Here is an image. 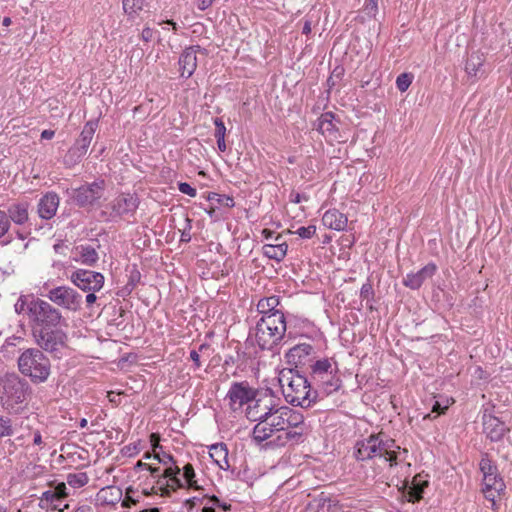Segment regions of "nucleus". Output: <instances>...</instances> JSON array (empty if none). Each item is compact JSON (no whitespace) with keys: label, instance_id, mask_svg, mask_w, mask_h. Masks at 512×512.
<instances>
[{"label":"nucleus","instance_id":"4d7b16f0","mask_svg":"<svg viewBox=\"0 0 512 512\" xmlns=\"http://www.w3.org/2000/svg\"><path fill=\"white\" fill-rule=\"evenodd\" d=\"M307 200H308V196H306L304 194H300L298 192H292L290 194V201L295 204H298L302 201H307Z\"/></svg>","mask_w":512,"mask_h":512},{"label":"nucleus","instance_id":"473e14b6","mask_svg":"<svg viewBox=\"0 0 512 512\" xmlns=\"http://www.w3.org/2000/svg\"><path fill=\"white\" fill-rule=\"evenodd\" d=\"M280 298L278 296H270L261 298L257 303V310L262 316H267L273 312H283L278 309Z\"/></svg>","mask_w":512,"mask_h":512},{"label":"nucleus","instance_id":"13d9d810","mask_svg":"<svg viewBox=\"0 0 512 512\" xmlns=\"http://www.w3.org/2000/svg\"><path fill=\"white\" fill-rule=\"evenodd\" d=\"M190 359L194 362L195 369H199L201 367L200 356L196 350L190 351Z\"/></svg>","mask_w":512,"mask_h":512},{"label":"nucleus","instance_id":"58836bf2","mask_svg":"<svg viewBox=\"0 0 512 512\" xmlns=\"http://www.w3.org/2000/svg\"><path fill=\"white\" fill-rule=\"evenodd\" d=\"M66 481L73 488H81L88 483L89 477L85 472L69 473Z\"/></svg>","mask_w":512,"mask_h":512},{"label":"nucleus","instance_id":"cd10ccee","mask_svg":"<svg viewBox=\"0 0 512 512\" xmlns=\"http://www.w3.org/2000/svg\"><path fill=\"white\" fill-rule=\"evenodd\" d=\"M322 222L324 226L336 230L342 231L347 226V216L336 209L328 210L324 213L322 217Z\"/></svg>","mask_w":512,"mask_h":512},{"label":"nucleus","instance_id":"ea45409f","mask_svg":"<svg viewBox=\"0 0 512 512\" xmlns=\"http://www.w3.org/2000/svg\"><path fill=\"white\" fill-rule=\"evenodd\" d=\"M207 199L211 202H216L221 206L232 208L235 206L233 197L228 195H222L216 192H210Z\"/></svg>","mask_w":512,"mask_h":512},{"label":"nucleus","instance_id":"4c0bfd02","mask_svg":"<svg viewBox=\"0 0 512 512\" xmlns=\"http://www.w3.org/2000/svg\"><path fill=\"white\" fill-rule=\"evenodd\" d=\"M145 0H123V10L129 17H135L143 10Z\"/></svg>","mask_w":512,"mask_h":512},{"label":"nucleus","instance_id":"f8f14e48","mask_svg":"<svg viewBox=\"0 0 512 512\" xmlns=\"http://www.w3.org/2000/svg\"><path fill=\"white\" fill-rule=\"evenodd\" d=\"M277 406L270 388L256 391V397L246 407V417L253 422L260 423L269 416L270 412Z\"/></svg>","mask_w":512,"mask_h":512},{"label":"nucleus","instance_id":"bf43d9fd","mask_svg":"<svg viewBox=\"0 0 512 512\" xmlns=\"http://www.w3.org/2000/svg\"><path fill=\"white\" fill-rule=\"evenodd\" d=\"M214 0H197V7L201 11L206 10L213 4Z\"/></svg>","mask_w":512,"mask_h":512},{"label":"nucleus","instance_id":"2eb2a0df","mask_svg":"<svg viewBox=\"0 0 512 512\" xmlns=\"http://www.w3.org/2000/svg\"><path fill=\"white\" fill-rule=\"evenodd\" d=\"M70 280L82 291L97 292L104 286L105 277L100 272L78 269L71 274Z\"/></svg>","mask_w":512,"mask_h":512},{"label":"nucleus","instance_id":"dca6fc26","mask_svg":"<svg viewBox=\"0 0 512 512\" xmlns=\"http://www.w3.org/2000/svg\"><path fill=\"white\" fill-rule=\"evenodd\" d=\"M104 181H94L73 189L72 199L80 207L93 205L104 193Z\"/></svg>","mask_w":512,"mask_h":512},{"label":"nucleus","instance_id":"052dcab7","mask_svg":"<svg viewBox=\"0 0 512 512\" xmlns=\"http://www.w3.org/2000/svg\"><path fill=\"white\" fill-rule=\"evenodd\" d=\"M200 501L197 497H192V498H189L187 500H185L184 502V506L189 510L191 511L197 504V502Z\"/></svg>","mask_w":512,"mask_h":512},{"label":"nucleus","instance_id":"f257e3e1","mask_svg":"<svg viewBox=\"0 0 512 512\" xmlns=\"http://www.w3.org/2000/svg\"><path fill=\"white\" fill-rule=\"evenodd\" d=\"M279 382L285 400L293 406L307 408L317 400L318 392L311 380L308 381L306 377L295 374L293 370L282 373Z\"/></svg>","mask_w":512,"mask_h":512},{"label":"nucleus","instance_id":"4468645a","mask_svg":"<svg viewBox=\"0 0 512 512\" xmlns=\"http://www.w3.org/2000/svg\"><path fill=\"white\" fill-rule=\"evenodd\" d=\"M45 296L50 302L68 311L76 312L81 309L82 296L72 287L57 286L49 289Z\"/></svg>","mask_w":512,"mask_h":512},{"label":"nucleus","instance_id":"412c9836","mask_svg":"<svg viewBox=\"0 0 512 512\" xmlns=\"http://www.w3.org/2000/svg\"><path fill=\"white\" fill-rule=\"evenodd\" d=\"M485 56L480 51L470 53L465 62V72L472 83L486 76Z\"/></svg>","mask_w":512,"mask_h":512},{"label":"nucleus","instance_id":"0eeeda50","mask_svg":"<svg viewBox=\"0 0 512 512\" xmlns=\"http://www.w3.org/2000/svg\"><path fill=\"white\" fill-rule=\"evenodd\" d=\"M67 326L47 327L42 330L32 331V336L40 350L60 358L62 350L67 347L68 335L65 331Z\"/></svg>","mask_w":512,"mask_h":512},{"label":"nucleus","instance_id":"7ed1b4c3","mask_svg":"<svg viewBox=\"0 0 512 512\" xmlns=\"http://www.w3.org/2000/svg\"><path fill=\"white\" fill-rule=\"evenodd\" d=\"M27 315L32 331L37 332L47 327L68 326L60 310L40 298L32 299L27 304Z\"/></svg>","mask_w":512,"mask_h":512},{"label":"nucleus","instance_id":"72a5a7b5","mask_svg":"<svg viewBox=\"0 0 512 512\" xmlns=\"http://www.w3.org/2000/svg\"><path fill=\"white\" fill-rule=\"evenodd\" d=\"M287 248L286 243L266 244L263 246V254L269 259L280 262L286 256Z\"/></svg>","mask_w":512,"mask_h":512},{"label":"nucleus","instance_id":"79ce46f5","mask_svg":"<svg viewBox=\"0 0 512 512\" xmlns=\"http://www.w3.org/2000/svg\"><path fill=\"white\" fill-rule=\"evenodd\" d=\"M13 434L14 430L11 419L0 415V438L12 436Z\"/></svg>","mask_w":512,"mask_h":512},{"label":"nucleus","instance_id":"774afa93","mask_svg":"<svg viewBox=\"0 0 512 512\" xmlns=\"http://www.w3.org/2000/svg\"><path fill=\"white\" fill-rule=\"evenodd\" d=\"M74 512H92V508L89 505L79 506Z\"/></svg>","mask_w":512,"mask_h":512},{"label":"nucleus","instance_id":"e433bc0d","mask_svg":"<svg viewBox=\"0 0 512 512\" xmlns=\"http://www.w3.org/2000/svg\"><path fill=\"white\" fill-rule=\"evenodd\" d=\"M182 471H183V479H184V482L186 483L187 488L199 490L200 486L197 484L196 474H195L193 465L190 463L185 464L182 468Z\"/></svg>","mask_w":512,"mask_h":512},{"label":"nucleus","instance_id":"6e6d98bb","mask_svg":"<svg viewBox=\"0 0 512 512\" xmlns=\"http://www.w3.org/2000/svg\"><path fill=\"white\" fill-rule=\"evenodd\" d=\"M60 499H61V497L58 496L57 493L50 491V490L45 491L41 498V500H47V501H50L51 503H53L55 501H59Z\"/></svg>","mask_w":512,"mask_h":512},{"label":"nucleus","instance_id":"b1692460","mask_svg":"<svg viewBox=\"0 0 512 512\" xmlns=\"http://www.w3.org/2000/svg\"><path fill=\"white\" fill-rule=\"evenodd\" d=\"M437 266L434 263H428L415 273H409L403 280V284L413 290L419 289L421 285L434 276Z\"/></svg>","mask_w":512,"mask_h":512},{"label":"nucleus","instance_id":"ddd939ff","mask_svg":"<svg viewBox=\"0 0 512 512\" xmlns=\"http://www.w3.org/2000/svg\"><path fill=\"white\" fill-rule=\"evenodd\" d=\"M257 389L253 388L247 381L233 382L227 392L226 400L229 409L234 412H242L245 405L252 403L256 397Z\"/></svg>","mask_w":512,"mask_h":512},{"label":"nucleus","instance_id":"f704fd0d","mask_svg":"<svg viewBox=\"0 0 512 512\" xmlns=\"http://www.w3.org/2000/svg\"><path fill=\"white\" fill-rule=\"evenodd\" d=\"M428 486V481L422 479L420 474H417L412 481V486L409 490L410 501L418 502L422 499V494L425 488Z\"/></svg>","mask_w":512,"mask_h":512},{"label":"nucleus","instance_id":"a211bd4d","mask_svg":"<svg viewBox=\"0 0 512 512\" xmlns=\"http://www.w3.org/2000/svg\"><path fill=\"white\" fill-rule=\"evenodd\" d=\"M317 351L310 343H300L288 350L285 357L289 364L296 367L311 365L316 358Z\"/></svg>","mask_w":512,"mask_h":512},{"label":"nucleus","instance_id":"c756f323","mask_svg":"<svg viewBox=\"0 0 512 512\" xmlns=\"http://www.w3.org/2000/svg\"><path fill=\"white\" fill-rule=\"evenodd\" d=\"M77 255L76 260L87 266H93L97 263L99 256L92 245L81 244L75 247Z\"/></svg>","mask_w":512,"mask_h":512},{"label":"nucleus","instance_id":"20e7f679","mask_svg":"<svg viewBox=\"0 0 512 512\" xmlns=\"http://www.w3.org/2000/svg\"><path fill=\"white\" fill-rule=\"evenodd\" d=\"M310 368V379L317 392L330 395L340 389L342 381L338 376L336 361L328 358L315 360Z\"/></svg>","mask_w":512,"mask_h":512},{"label":"nucleus","instance_id":"864d4df0","mask_svg":"<svg viewBox=\"0 0 512 512\" xmlns=\"http://www.w3.org/2000/svg\"><path fill=\"white\" fill-rule=\"evenodd\" d=\"M368 16L367 14H364V8L359 12L357 18H356V28L358 31H365L366 29H360L363 28L368 24Z\"/></svg>","mask_w":512,"mask_h":512},{"label":"nucleus","instance_id":"e2e57ef3","mask_svg":"<svg viewBox=\"0 0 512 512\" xmlns=\"http://www.w3.org/2000/svg\"><path fill=\"white\" fill-rule=\"evenodd\" d=\"M135 289V287L130 286V284L126 283V285L121 289L120 295L121 296H128L132 293V291Z\"/></svg>","mask_w":512,"mask_h":512},{"label":"nucleus","instance_id":"1a4fd4ad","mask_svg":"<svg viewBox=\"0 0 512 512\" xmlns=\"http://www.w3.org/2000/svg\"><path fill=\"white\" fill-rule=\"evenodd\" d=\"M287 432L279 434L266 445L282 447L290 442L298 443L302 440L305 431L304 416L301 412L284 406Z\"/></svg>","mask_w":512,"mask_h":512},{"label":"nucleus","instance_id":"5701e85b","mask_svg":"<svg viewBox=\"0 0 512 512\" xmlns=\"http://www.w3.org/2000/svg\"><path fill=\"white\" fill-rule=\"evenodd\" d=\"M483 487L482 492L484 494V497L492 502V506L496 505L495 499L497 496H500L502 493H504L506 485L505 482L500 475L494 474L491 476H486L483 478Z\"/></svg>","mask_w":512,"mask_h":512},{"label":"nucleus","instance_id":"3c124183","mask_svg":"<svg viewBox=\"0 0 512 512\" xmlns=\"http://www.w3.org/2000/svg\"><path fill=\"white\" fill-rule=\"evenodd\" d=\"M178 189L181 193L186 194L190 197H195L197 194V191L195 188H193L189 183L187 182H180L178 183Z\"/></svg>","mask_w":512,"mask_h":512},{"label":"nucleus","instance_id":"9b49d317","mask_svg":"<svg viewBox=\"0 0 512 512\" xmlns=\"http://www.w3.org/2000/svg\"><path fill=\"white\" fill-rule=\"evenodd\" d=\"M97 127L98 120H89L85 123L79 137L68 149L64 157V163L66 166L72 167L81 162L88 151Z\"/></svg>","mask_w":512,"mask_h":512},{"label":"nucleus","instance_id":"a18cd8bd","mask_svg":"<svg viewBox=\"0 0 512 512\" xmlns=\"http://www.w3.org/2000/svg\"><path fill=\"white\" fill-rule=\"evenodd\" d=\"M153 458L154 459H157L159 463L165 465L166 467H169V466H172V465H177V462L176 460L174 459V457L169 454V453H165L163 452L161 455L160 454H157L155 453L153 455Z\"/></svg>","mask_w":512,"mask_h":512},{"label":"nucleus","instance_id":"8fccbe9b","mask_svg":"<svg viewBox=\"0 0 512 512\" xmlns=\"http://www.w3.org/2000/svg\"><path fill=\"white\" fill-rule=\"evenodd\" d=\"M141 274L139 270L136 268L135 265H133L132 269L129 272V277L127 283L130 284L132 287H136L137 284L140 282Z\"/></svg>","mask_w":512,"mask_h":512},{"label":"nucleus","instance_id":"680f3d73","mask_svg":"<svg viewBox=\"0 0 512 512\" xmlns=\"http://www.w3.org/2000/svg\"><path fill=\"white\" fill-rule=\"evenodd\" d=\"M97 300V296L95 295V292H89L86 295L85 301L88 307H90L92 304H94Z\"/></svg>","mask_w":512,"mask_h":512},{"label":"nucleus","instance_id":"de8ad7c7","mask_svg":"<svg viewBox=\"0 0 512 512\" xmlns=\"http://www.w3.org/2000/svg\"><path fill=\"white\" fill-rule=\"evenodd\" d=\"M214 125H215V138H225L226 135V127L224 122L221 118L216 117L214 119Z\"/></svg>","mask_w":512,"mask_h":512},{"label":"nucleus","instance_id":"393cba45","mask_svg":"<svg viewBox=\"0 0 512 512\" xmlns=\"http://www.w3.org/2000/svg\"><path fill=\"white\" fill-rule=\"evenodd\" d=\"M59 196L55 192H48L38 202L39 217L49 220L55 216L59 207Z\"/></svg>","mask_w":512,"mask_h":512},{"label":"nucleus","instance_id":"9d476101","mask_svg":"<svg viewBox=\"0 0 512 512\" xmlns=\"http://www.w3.org/2000/svg\"><path fill=\"white\" fill-rule=\"evenodd\" d=\"M276 432H287L284 406L280 408L276 406L269 416L260 421V423H257L252 430L251 437L259 445Z\"/></svg>","mask_w":512,"mask_h":512},{"label":"nucleus","instance_id":"a19ab883","mask_svg":"<svg viewBox=\"0 0 512 512\" xmlns=\"http://www.w3.org/2000/svg\"><path fill=\"white\" fill-rule=\"evenodd\" d=\"M413 74L402 73L396 79V87L400 92H405L413 81Z\"/></svg>","mask_w":512,"mask_h":512},{"label":"nucleus","instance_id":"69168bd1","mask_svg":"<svg viewBox=\"0 0 512 512\" xmlns=\"http://www.w3.org/2000/svg\"><path fill=\"white\" fill-rule=\"evenodd\" d=\"M136 503V500L133 499L132 497L130 496H126L124 498V500L122 501V506L123 507H126V508H129L131 507V505H134Z\"/></svg>","mask_w":512,"mask_h":512},{"label":"nucleus","instance_id":"4be33fe9","mask_svg":"<svg viewBox=\"0 0 512 512\" xmlns=\"http://www.w3.org/2000/svg\"><path fill=\"white\" fill-rule=\"evenodd\" d=\"M180 472L178 465H172L163 470V478H169V481L161 486V496L170 497L172 492L187 488L186 483L179 478Z\"/></svg>","mask_w":512,"mask_h":512},{"label":"nucleus","instance_id":"a878e982","mask_svg":"<svg viewBox=\"0 0 512 512\" xmlns=\"http://www.w3.org/2000/svg\"><path fill=\"white\" fill-rule=\"evenodd\" d=\"M197 67L196 52L193 47L186 49L179 58V70L181 77L190 78Z\"/></svg>","mask_w":512,"mask_h":512},{"label":"nucleus","instance_id":"c9c22d12","mask_svg":"<svg viewBox=\"0 0 512 512\" xmlns=\"http://www.w3.org/2000/svg\"><path fill=\"white\" fill-rule=\"evenodd\" d=\"M479 469L483 475V478L499 473L497 465L489 458L487 453L482 455L479 462Z\"/></svg>","mask_w":512,"mask_h":512},{"label":"nucleus","instance_id":"6e6552de","mask_svg":"<svg viewBox=\"0 0 512 512\" xmlns=\"http://www.w3.org/2000/svg\"><path fill=\"white\" fill-rule=\"evenodd\" d=\"M31 393L28 382L19 375L12 373L6 374L2 379L3 406L10 410L18 404H23Z\"/></svg>","mask_w":512,"mask_h":512},{"label":"nucleus","instance_id":"423d86ee","mask_svg":"<svg viewBox=\"0 0 512 512\" xmlns=\"http://www.w3.org/2000/svg\"><path fill=\"white\" fill-rule=\"evenodd\" d=\"M391 448H398L394 439L380 432L357 441L354 449V457L358 461H366L375 457H383Z\"/></svg>","mask_w":512,"mask_h":512},{"label":"nucleus","instance_id":"2f4dec72","mask_svg":"<svg viewBox=\"0 0 512 512\" xmlns=\"http://www.w3.org/2000/svg\"><path fill=\"white\" fill-rule=\"evenodd\" d=\"M364 14L368 16V24L362 29H368V31L381 30V23L376 18L378 13V0H365L364 2Z\"/></svg>","mask_w":512,"mask_h":512},{"label":"nucleus","instance_id":"f03ea898","mask_svg":"<svg viewBox=\"0 0 512 512\" xmlns=\"http://www.w3.org/2000/svg\"><path fill=\"white\" fill-rule=\"evenodd\" d=\"M287 329L284 312L261 316L255 326V340L261 350H273L284 338Z\"/></svg>","mask_w":512,"mask_h":512},{"label":"nucleus","instance_id":"49530a36","mask_svg":"<svg viewBox=\"0 0 512 512\" xmlns=\"http://www.w3.org/2000/svg\"><path fill=\"white\" fill-rule=\"evenodd\" d=\"M315 232L316 226L314 225H309L307 227L302 226L295 231V233L303 239H310L315 234Z\"/></svg>","mask_w":512,"mask_h":512},{"label":"nucleus","instance_id":"37998d69","mask_svg":"<svg viewBox=\"0 0 512 512\" xmlns=\"http://www.w3.org/2000/svg\"><path fill=\"white\" fill-rule=\"evenodd\" d=\"M374 297L375 292L370 279H368L360 289V298L363 300H367L368 302H373Z\"/></svg>","mask_w":512,"mask_h":512},{"label":"nucleus","instance_id":"6ab92c4d","mask_svg":"<svg viewBox=\"0 0 512 512\" xmlns=\"http://www.w3.org/2000/svg\"><path fill=\"white\" fill-rule=\"evenodd\" d=\"M482 424L484 433L492 442L500 441L510 431L504 422L487 410L482 415Z\"/></svg>","mask_w":512,"mask_h":512},{"label":"nucleus","instance_id":"338daca9","mask_svg":"<svg viewBox=\"0 0 512 512\" xmlns=\"http://www.w3.org/2000/svg\"><path fill=\"white\" fill-rule=\"evenodd\" d=\"M25 301L20 298L17 303L15 304V311L20 314L24 310Z\"/></svg>","mask_w":512,"mask_h":512},{"label":"nucleus","instance_id":"5fc2aeb1","mask_svg":"<svg viewBox=\"0 0 512 512\" xmlns=\"http://www.w3.org/2000/svg\"><path fill=\"white\" fill-rule=\"evenodd\" d=\"M208 499L213 505L223 509L224 511H227L231 508L230 504L221 502L220 499L215 495L209 496Z\"/></svg>","mask_w":512,"mask_h":512},{"label":"nucleus","instance_id":"aec40b11","mask_svg":"<svg viewBox=\"0 0 512 512\" xmlns=\"http://www.w3.org/2000/svg\"><path fill=\"white\" fill-rule=\"evenodd\" d=\"M337 123L339 120L335 119V115L332 112L322 113L315 123V128L319 131L327 141H340V134Z\"/></svg>","mask_w":512,"mask_h":512},{"label":"nucleus","instance_id":"603ef678","mask_svg":"<svg viewBox=\"0 0 512 512\" xmlns=\"http://www.w3.org/2000/svg\"><path fill=\"white\" fill-rule=\"evenodd\" d=\"M400 449L398 448H391L390 451H387V454H385L383 457L385 458V460L387 462H389L390 466H395L397 465V460H398V451Z\"/></svg>","mask_w":512,"mask_h":512},{"label":"nucleus","instance_id":"c03bdc74","mask_svg":"<svg viewBox=\"0 0 512 512\" xmlns=\"http://www.w3.org/2000/svg\"><path fill=\"white\" fill-rule=\"evenodd\" d=\"M10 227L6 211L0 210V239L8 234Z\"/></svg>","mask_w":512,"mask_h":512},{"label":"nucleus","instance_id":"0e129e2a","mask_svg":"<svg viewBox=\"0 0 512 512\" xmlns=\"http://www.w3.org/2000/svg\"><path fill=\"white\" fill-rule=\"evenodd\" d=\"M54 130H43L41 133V139L50 140L54 137Z\"/></svg>","mask_w":512,"mask_h":512},{"label":"nucleus","instance_id":"09e8293b","mask_svg":"<svg viewBox=\"0 0 512 512\" xmlns=\"http://www.w3.org/2000/svg\"><path fill=\"white\" fill-rule=\"evenodd\" d=\"M344 75V68L342 66H337L332 71L330 77L328 78L327 82L330 86H334L336 84L337 80H340L342 76Z\"/></svg>","mask_w":512,"mask_h":512},{"label":"nucleus","instance_id":"bb28decb","mask_svg":"<svg viewBox=\"0 0 512 512\" xmlns=\"http://www.w3.org/2000/svg\"><path fill=\"white\" fill-rule=\"evenodd\" d=\"M28 208L29 204L25 201L11 204L6 211L9 222L19 226L27 223L29 220Z\"/></svg>","mask_w":512,"mask_h":512},{"label":"nucleus","instance_id":"7c9ffc66","mask_svg":"<svg viewBox=\"0 0 512 512\" xmlns=\"http://www.w3.org/2000/svg\"><path fill=\"white\" fill-rule=\"evenodd\" d=\"M122 499V490L117 486H106L97 493L101 505H116Z\"/></svg>","mask_w":512,"mask_h":512},{"label":"nucleus","instance_id":"c85d7f7f","mask_svg":"<svg viewBox=\"0 0 512 512\" xmlns=\"http://www.w3.org/2000/svg\"><path fill=\"white\" fill-rule=\"evenodd\" d=\"M209 455L222 470H229L228 448L224 443H216L210 446Z\"/></svg>","mask_w":512,"mask_h":512},{"label":"nucleus","instance_id":"f3484780","mask_svg":"<svg viewBox=\"0 0 512 512\" xmlns=\"http://www.w3.org/2000/svg\"><path fill=\"white\" fill-rule=\"evenodd\" d=\"M139 206V198L135 194H120L114 198L108 205L111 218H122L133 216Z\"/></svg>","mask_w":512,"mask_h":512},{"label":"nucleus","instance_id":"39448f33","mask_svg":"<svg viewBox=\"0 0 512 512\" xmlns=\"http://www.w3.org/2000/svg\"><path fill=\"white\" fill-rule=\"evenodd\" d=\"M19 371L35 383L45 382L51 369L49 358L39 348H28L18 358Z\"/></svg>","mask_w":512,"mask_h":512}]
</instances>
